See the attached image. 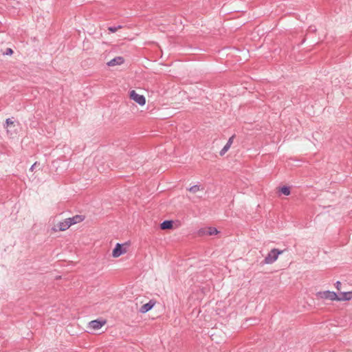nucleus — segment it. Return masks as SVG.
Listing matches in <instances>:
<instances>
[{
	"mask_svg": "<svg viewBox=\"0 0 352 352\" xmlns=\"http://www.w3.org/2000/svg\"><path fill=\"white\" fill-rule=\"evenodd\" d=\"M283 252V250H279L276 248L271 250L263 261V264H272L274 263L277 260L278 256Z\"/></svg>",
	"mask_w": 352,
	"mask_h": 352,
	"instance_id": "f257e3e1",
	"label": "nucleus"
},
{
	"mask_svg": "<svg viewBox=\"0 0 352 352\" xmlns=\"http://www.w3.org/2000/svg\"><path fill=\"white\" fill-rule=\"evenodd\" d=\"M316 296L318 299H327L330 300L331 301H337L338 299V294L335 292L327 290L324 292H318L316 294Z\"/></svg>",
	"mask_w": 352,
	"mask_h": 352,
	"instance_id": "f03ea898",
	"label": "nucleus"
},
{
	"mask_svg": "<svg viewBox=\"0 0 352 352\" xmlns=\"http://www.w3.org/2000/svg\"><path fill=\"white\" fill-rule=\"evenodd\" d=\"M130 98L134 100L140 106H144L146 104V98L143 95L138 94L135 90H132L129 93Z\"/></svg>",
	"mask_w": 352,
	"mask_h": 352,
	"instance_id": "7ed1b4c3",
	"label": "nucleus"
},
{
	"mask_svg": "<svg viewBox=\"0 0 352 352\" xmlns=\"http://www.w3.org/2000/svg\"><path fill=\"white\" fill-rule=\"evenodd\" d=\"M126 252V249L124 247L123 244L117 243L112 252V256L114 258H118Z\"/></svg>",
	"mask_w": 352,
	"mask_h": 352,
	"instance_id": "20e7f679",
	"label": "nucleus"
},
{
	"mask_svg": "<svg viewBox=\"0 0 352 352\" xmlns=\"http://www.w3.org/2000/svg\"><path fill=\"white\" fill-rule=\"evenodd\" d=\"M199 233L201 235H214L219 233L217 229L214 227H208L205 228H201L199 230Z\"/></svg>",
	"mask_w": 352,
	"mask_h": 352,
	"instance_id": "39448f33",
	"label": "nucleus"
},
{
	"mask_svg": "<svg viewBox=\"0 0 352 352\" xmlns=\"http://www.w3.org/2000/svg\"><path fill=\"white\" fill-rule=\"evenodd\" d=\"M105 323V320L97 319L91 321L89 323V327L94 330H98L100 329Z\"/></svg>",
	"mask_w": 352,
	"mask_h": 352,
	"instance_id": "423d86ee",
	"label": "nucleus"
},
{
	"mask_svg": "<svg viewBox=\"0 0 352 352\" xmlns=\"http://www.w3.org/2000/svg\"><path fill=\"white\" fill-rule=\"evenodd\" d=\"M352 299V292H343L338 294L337 301H346Z\"/></svg>",
	"mask_w": 352,
	"mask_h": 352,
	"instance_id": "0eeeda50",
	"label": "nucleus"
},
{
	"mask_svg": "<svg viewBox=\"0 0 352 352\" xmlns=\"http://www.w3.org/2000/svg\"><path fill=\"white\" fill-rule=\"evenodd\" d=\"M124 62V58L122 56H116L109 60L107 63V65L110 67L116 66V65H120Z\"/></svg>",
	"mask_w": 352,
	"mask_h": 352,
	"instance_id": "6e6552de",
	"label": "nucleus"
},
{
	"mask_svg": "<svg viewBox=\"0 0 352 352\" xmlns=\"http://www.w3.org/2000/svg\"><path fill=\"white\" fill-rule=\"evenodd\" d=\"M155 304V302L153 300H151L147 303L143 305L140 307V311L142 314H145L150 311L154 307Z\"/></svg>",
	"mask_w": 352,
	"mask_h": 352,
	"instance_id": "1a4fd4ad",
	"label": "nucleus"
},
{
	"mask_svg": "<svg viewBox=\"0 0 352 352\" xmlns=\"http://www.w3.org/2000/svg\"><path fill=\"white\" fill-rule=\"evenodd\" d=\"M70 226L76 223H80L84 220V217L82 215H76L72 217L67 218Z\"/></svg>",
	"mask_w": 352,
	"mask_h": 352,
	"instance_id": "9d476101",
	"label": "nucleus"
},
{
	"mask_svg": "<svg viewBox=\"0 0 352 352\" xmlns=\"http://www.w3.org/2000/svg\"><path fill=\"white\" fill-rule=\"evenodd\" d=\"M56 227L58 230L65 231L70 227V224L69 223L67 219H65L64 221L59 222L56 225Z\"/></svg>",
	"mask_w": 352,
	"mask_h": 352,
	"instance_id": "9b49d317",
	"label": "nucleus"
},
{
	"mask_svg": "<svg viewBox=\"0 0 352 352\" xmlns=\"http://www.w3.org/2000/svg\"><path fill=\"white\" fill-rule=\"evenodd\" d=\"M173 226V221L171 220H164L161 224H160V228L162 230H168L171 229Z\"/></svg>",
	"mask_w": 352,
	"mask_h": 352,
	"instance_id": "f8f14e48",
	"label": "nucleus"
},
{
	"mask_svg": "<svg viewBox=\"0 0 352 352\" xmlns=\"http://www.w3.org/2000/svg\"><path fill=\"white\" fill-rule=\"evenodd\" d=\"M280 192L285 195H290V188L289 186H282L280 188Z\"/></svg>",
	"mask_w": 352,
	"mask_h": 352,
	"instance_id": "ddd939ff",
	"label": "nucleus"
},
{
	"mask_svg": "<svg viewBox=\"0 0 352 352\" xmlns=\"http://www.w3.org/2000/svg\"><path fill=\"white\" fill-rule=\"evenodd\" d=\"M199 189H200V186L199 185H194L189 188V191L191 192L195 193L197 191H199Z\"/></svg>",
	"mask_w": 352,
	"mask_h": 352,
	"instance_id": "4468645a",
	"label": "nucleus"
},
{
	"mask_svg": "<svg viewBox=\"0 0 352 352\" xmlns=\"http://www.w3.org/2000/svg\"><path fill=\"white\" fill-rule=\"evenodd\" d=\"M230 146H228L226 144L223 147V148L220 151L219 154L221 156H223L229 149Z\"/></svg>",
	"mask_w": 352,
	"mask_h": 352,
	"instance_id": "2eb2a0df",
	"label": "nucleus"
},
{
	"mask_svg": "<svg viewBox=\"0 0 352 352\" xmlns=\"http://www.w3.org/2000/svg\"><path fill=\"white\" fill-rule=\"evenodd\" d=\"M121 28V25H118V26H111V27H109L108 30L111 32H116L118 29H120Z\"/></svg>",
	"mask_w": 352,
	"mask_h": 352,
	"instance_id": "dca6fc26",
	"label": "nucleus"
},
{
	"mask_svg": "<svg viewBox=\"0 0 352 352\" xmlns=\"http://www.w3.org/2000/svg\"><path fill=\"white\" fill-rule=\"evenodd\" d=\"M234 138V135H232L228 140L226 144L229 146H231L232 144L233 143V140Z\"/></svg>",
	"mask_w": 352,
	"mask_h": 352,
	"instance_id": "f3484780",
	"label": "nucleus"
},
{
	"mask_svg": "<svg viewBox=\"0 0 352 352\" xmlns=\"http://www.w3.org/2000/svg\"><path fill=\"white\" fill-rule=\"evenodd\" d=\"M13 124H14V122L10 118L6 119V127H8L10 125H12Z\"/></svg>",
	"mask_w": 352,
	"mask_h": 352,
	"instance_id": "a211bd4d",
	"label": "nucleus"
},
{
	"mask_svg": "<svg viewBox=\"0 0 352 352\" xmlns=\"http://www.w3.org/2000/svg\"><path fill=\"white\" fill-rule=\"evenodd\" d=\"M341 285H342V283L339 280L336 281V283H335V287H336V288L337 289L338 291H340Z\"/></svg>",
	"mask_w": 352,
	"mask_h": 352,
	"instance_id": "6ab92c4d",
	"label": "nucleus"
},
{
	"mask_svg": "<svg viewBox=\"0 0 352 352\" xmlns=\"http://www.w3.org/2000/svg\"><path fill=\"white\" fill-rule=\"evenodd\" d=\"M13 54V50L11 48H7L5 52L6 55H12Z\"/></svg>",
	"mask_w": 352,
	"mask_h": 352,
	"instance_id": "aec40b11",
	"label": "nucleus"
},
{
	"mask_svg": "<svg viewBox=\"0 0 352 352\" xmlns=\"http://www.w3.org/2000/svg\"><path fill=\"white\" fill-rule=\"evenodd\" d=\"M36 165H37V162H34V163L32 165V166H31V167H30V171H33V170H34L35 167L36 166Z\"/></svg>",
	"mask_w": 352,
	"mask_h": 352,
	"instance_id": "412c9836",
	"label": "nucleus"
}]
</instances>
